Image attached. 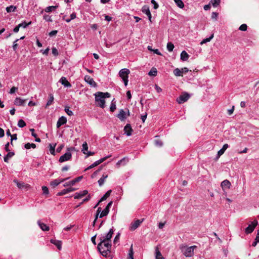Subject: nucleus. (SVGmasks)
<instances>
[{"label":"nucleus","instance_id":"1","mask_svg":"<svg viewBox=\"0 0 259 259\" xmlns=\"http://www.w3.org/2000/svg\"><path fill=\"white\" fill-rule=\"evenodd\" d=\"M111 242L105 241L102 243V241H100L98 245V249L103 256L111 258Z\"/></svg>","mask_w":259,"mask_h":259},{"label":"nucleus","instance_id":"2","mask_svg":"<svg viewBox=\"0 0 259 259\" xmlns=\"http://www.w3.org/2000/svg\"><path fill=\"white\" fill-rule=\"evenodd\" d=\"M94 95L95 96V101L97 105L102 108H104L105 107V99L111 96L110 94L108 92L103 93L101 92H98Z\"/></svg>","mask_w":259,"mask_h":259},{"label":"nucleus","instance_id":"3","mask_svg":"<svg viewBox=\"0 0 259 259\" xmlns=\"http://www.w3.org/2000/svg\"><path fill=\"white\" fill-rule=\"evenodd\" d=\"M195 245L190 247H187L186 245H182L180 247V249L183 254L186 257H191L194 255V249L196 248Z\"/></svg>","mask_w":259,"mask_h":259},{"label":"nucleus","instance_id":"4","mask_svg":"<svg viewBox=\"0 0 259 259\" xmlns=\"http://www.w3.org/2000/svg\"><path fill=\"white\" fill-rule=\"evenodd\" d=\"M130 73L129 69L123 68L119 72V76L122 79L125 86H127L128 81V74Z\"/></svg>","mask_w":259,"mask_h":259},{"label":"nucleus","instance_id":"5","mask_svg":"<svg viewBox=\"0 0 259 259\" xmlns=\"http://www.w3.org/2000/svg\"><path fill=\"white\" fill-rule=\"evenodd\" d=\"M114 233V229L113 227L111 228L108 233L105 235H101L100 237V241H102V242L103 243L105 241L111 242V239L112 237V235Z\"/></svg>","mask_w":259,"mask_h":259},{"label":"nucleus","instance_id":"6","mask_svg":"<svg viewBox=\"0 0 259 259\" xmlns=\"http://www.w3.org/2000/svg\"><path fill=\"white\" fill-rule=\"evenodd\" d=\"M74 150V147H70L67 148V152L61 156L59 158V161L60 162H63L70 160L71 158L72 154L70 152V151H73Z\"/></svg>","mask_w":259,"mask_h":259},{"label":"nucleus","instance_id":"7","mask_svg":"<svg viewBox=\"0 0 259 259\" xmlns=\"http://www.w3.org/2000/svg\"><path fill=\"white\" fill-rule=\"evenodd\" d=\"M190 98V96L188 93H184L177 99V101L179 104H182L186 102Z\"/></svg>","mask_w":259,"mask_h":259},{"label":"nucleus","instance_id":"8","mask_svg":"<svg viewBox=\"0 0 259 259\" xmlns=\"http://www.w3.org/2000/svg\"><path fill=\"white\" fill-rule=\"evenodd\" d=\"M257 221L256 220H254L251 222V224L249 225L248 226L245 228V232L246 234H250L252 233L254 230L255 227L257 225Z\"/></svg>","mask_w":259,"mask_h":259},{"label":"nucleus","instance_id":"9","mask_svg":"<svg viewBox=\"0 0 259 259\" xmlns=\"http://www.w3.org/2000/svg\"><path fill=\"white\" fill-rule=\"evenodd\" d=\"M111 156H112L111 155H109L108 156H107L105 157L101 158L100 159L95 161L93 164H92L90 166H89L85 170H88V169H91V168L98 165L100 163H101L103 162H104V161H105L107 158L111 157Z\"/></svg>","mask_w":259,"mask_h":259},{"label":"nucleus","instance_id":"10","mask_svg":"<svg viewBox=\"0 0 259 259\" xmlns=\"http://www.w3.org/2000/svg\"><path fill=\"white\" fill-rule=\"evenodd\" d=\"M69 179V178L65 179H57L52 181L50 184L52 188H55L59 185L61 183L64 182L65 180Z\"/></svg>","mask_w":259,"mask_h":259},{"label":"nucleus","instance_id":"11","mask_svg":"<svg viewBox=\"0 0 259 259\" xmlns=\"http://www.w3.org/2000/svg\"><path fill=\"white\" fill-rule=\"evenodd\" d=\"M142 11L148 17L149 20L151 22L152 16L149 10V7L147 5H144L142 8Z\"/></svg>","mask_w":259,"mask_h":259},{"label":"nucleus","instance_id":"12","mask_svg":"<svg viewBox=\"0 0 259 259\" xmlns=\"http://www.w3.org/2000/svg\"><path fill=\"white\" fill-rule=\"evenodd\" d=\"M82 178V176H80L75 178L70 182L65 183L63 186L64 187H68L70 186H73L76 183L79 182Z\"/></svg>","mask_w":259,"mask_h":259},{"label":"nucleus","instance_id":"13","mask_svg":"<svg viewBox=\"0 0 259 259\" xmlns=\"http://www.w3.org/2000/svg\"><path fill=\"white\" fill-rule=\"evenodd\" d=\"M143 220H137L136 221H135L134 223H132L130 226V230L131 231H134L137 228L139 227V226L140 225V224L142 223Z\"/></svg>","mask_w":259,"mask_h":259},{"label":"nucleus","instance_id":"14","mask_svg":"<svg viewBox=\"0 0 259 259\" xmlns=\"http://www.w3.org/2000/svg\"><path fill=\"white\" fill-rule=\"evenodd\" d=\"M88 193V190H84L82 191H80L77 193H75L74 195V198L75 199H80L85 195H87Z\"/></svg>","mask_w":259,"mask_h":259},{"label":"nucleus","instance_id":"15","mask_svg":"<svg viewBox=\"0 0 259 259\" xmlns=\"http://www.w3.org/2000/svg\"><path fill=\"white\" fill-rule=\"evenodd\" d=\"M26 101V99L23 100L20 97H17L14 101V104L19 106H24Z\"/></svg>","mask_w":259,"mask_h":259},{"label":"nucleus","instance_id":"16","mask_svg":"<svg viewBox=\"0 0 259 259\" xmlns=\"http://www.w3.org/2000/svg\"><path fill=\"white\" fill-rule=\"evenodd\" d=\"M133 130L131 127V125L130 124H126V125L124 127V133L127 136H130L132 134Z\"/></svg>","mask_w":259,"mask_h":259},{"label":"nucleus","instance_id":"17","mask_svg":"<svg viewBox=\"0 0 259 259\" xmlns=\"http://www.w3.org/2000/svg\"><path fill=\"white\" fill-rule=\"evenodd\" d=\"M67 122V118L65 116H61L60 117L57 122V127L59 128L61 125L65 124Z\"/></svg>","mask_w":259,"mask_h":259},{"label":"nucleus","instance_id":"18","mask_svg":"<svg viewBox=\"0 0 259 259\" xmlns=\"http://www.w3.org/2000/svg\"><path fill=\"white\" fill-rule=\"evenodd\" d=\"M126 113L123 109H120L119 113L117 114V117L121 120L124 121L126 118Z\"/></svg>","mask_w":259,"mask_h":259},{"label":"nucleus","instance_id":"19","mask_svg":"<svg viewBox=\"0 0 259 259\" xmlns=\"http://www.w3.org/2000/svg\"><path fill=\"white\" fill-rule=\"evenodd\" d=\"M85 81L93 87H96L97 83L90 76L86 75L84 77Z\"/></svg>","mask_w":259,"mask_h":259},{"label":"nucleus","instance_id":"20","mask_svg":"<svg viewBox=\"0 0 259 259\" xmlns=\"http://www.w3.org/2000/svg\"><path fill=\"white\" fill-rule=\"evenodd\" d=\"M13 182L17 185V186L21 189L29 187V185L28 184H25L24 183H20L16 179L14 180Z\"/></svg>","mask_w":259,"mask_h":259},{"label":"nucleus","instance_id":"21","mask_svg":"<svg viewBox=\"0 0 259 259\" xmlns=\"http://www.w3.org/2000/svg\"><path fill=\"white\" fill-rule=\"evenodd\" d=\"M60 82L65 87L70 88L71 87V83L68 81V80L66 79V77H62L61 78V79H60Z\"/></svg>","mask_w":259,"mask_h":259},{"label":"nucleus","instance_id":"22","mask_svg":"<svg viewBox=\"0 0 259 259\" xmlns=\"http://www.w3.org/2000/svg\"><path fill=\"white\" fill-rule=\"evenodd\" d=\"M37 224L40 228V229L44 231H48L49 230L50 228L48 226H47L46 224L41 222L40 221H37Z\"/></svg>","mask_w":259,"mask_h":259},{"label":"nucleus","instance_id":"23","mask_svg":"<svg viewBox=\"0 0 259 259\" xmlns=\"http://www.w3.org/2000/svg\"><path fill=\"white\" fill-rule=\"evenodd\" d=\"M189 58V55L185 51H183L181 53V59L183 61H187Z\"/></svg>","mask_w":259,"mask_h":259},{"label":"nucleus","instance_id":"24","mask_svg":"<svg viewBox=\"0 0 259 259\" xmlns=\"http://www.w3.org/2000/svg\"><path fill=\"white\" fill-rule=\"evenodd\" d=\"M8 152V154L4 157V161L7 163L9 162V159L15 155V153L14 152H11L10 151Z\"/></svg>","mask_w":259,"mask_h":259},{"label":"nucleus","instance_id":"25","mask_svg":"<svg viewBox=\"0 0 259 259\" xmlns=\"http://www.w3.org/2000/svg\"><path fill=\"white\" fill-rule=\"evenodd\" d=\"M231 186V183L227 180L223 181L221 183V187L224 188H229Z\"/></svg>","mask_w":259,"mask_h":259},{"label":"nucleus","instance_id":"26","mask_svg":"<svg viewBox=\"0 0 259 259\" xmlns=\"http://www.w3.org/2000/svg\"><path fill=\"white\" fill-rule=\"evenodd\" d=\"M51 242L52 243L54 244V245H55L59 250H61L62 243H61V242L60 241L57 240L51 239Z\"/></svg>","mask_w":259,"mask_h":259},{"label":"nucleus","instance_id":"27","mask_svg":"<svg viewBox=\"0 0 259 259\" xmlns=\"http://www.w3.org/2000/svg\"><path fill=\"white\" fill-rule=\"evenodd\" d=\"M112 192L111 190H108L100 199L99 200V202H101L104 200H105L111 194Z\"/></svg>","mask_w":259,"mask_h":259},{"label":"nucleus","instance_id":"28","mask_svg":"<svg viewBox=\"0 0 259 259\" xmlns=\"http://www.w3.org/2000/svg\"><path fill=\"white\" fill-rule=\"evenodd\" d=\"M229 146L227 144H225L223 145V147L218 151V155L221 156L224 154L225 150L228 148Z\"/></svg>","mask_w":259,"mask_h":259},{"label":"nucleus","instance_id":"29","mask_svg":"<svg viewBox=\"0 0 259 259\" xmlns=\"http://www.w3.org/2000/svg\"><path fill=\"white\" fill-rule=\"evenodd\" d=\"M108 177L107 175H103L102 178H101L98 181L99 185L102 186L105 182V179Z\"/></svg>","mask_w":259,"mask_h":259},{"label":"nucleus","instance_id":"30","mask_svg":"<svg viewBox=\"0 0 259 259\" xmlns=\"http://www.w3.org/2000/svg\"><path fill=\"white\" fill-rule=\"evenodd\" d=\"M174 74L176 76H182L183 74L182 73L181 70L177 68L174 70Z\"/></svg>","mask_w":259,"mask_h":259},{"label":"nucleus","instance_id":"31","mask_svg":"<svg viewBox=\"0 0 259 259\" xmlns=\"http://www.w3.org/2000/svg\"><path fill=\"white\" fill-rule=\"evenodd\" d=\"M176 4L180 8H183L184 7V4L182 0H174Z\"/></svg>","mask_w":259,"mask_h":259},{"label":"nucleus","instance_id":"32","mask_svg":"<svg viewBox=\"0 0 259 259\" xmlns=\"http://www.w3.org/2000/svg\"><path fill=\"white\" fill-rule=\"evenodd\" d=\"M17 9V7L14 6H10L6 8V11L8 13H11L12 12H15Z\"/></svg>","mask_w":259,"mask_h":259},{"label":"nucleus","instance_id":"33","mask_svg":"<svg viewBox=\"0 0 259 259\" xmlns=\"http://www.w3.org/2000/svg\"><path fill=\"white\" fill-rule=\"evenodd\" d=\"M114 100H115V99H113L111 102L110 110L111 112H114L116 108L115 102L114 101Z\"/></svg>","mask_w":259,"mask_h":259},{"label":"nucleus","instance_id":"34","mask_svg":"<svg viewBox=\"0 0 259 259\" xmlns=\"http://www.w3.org/2000/svg\"><path fill=\"white\" fill-rule=\"evenodd\" d=\"M54 96L52 94H50L49 95V100L47 103V104H46V107H48L50 105H51L52 104V103L53 102V101H54Z\"/></svg>","mask_w":259,"mask_h":259},{"label":"nucleus","instance_id":"35","mask_svg":"<svg viewBox=\"0 0 259 259\" xmlns=\"http://www.w3.org/2000/svg\"><path fill=\"white\" fill-rule=\"evenodd\" d=\"M24 147H25V148H26L27 149H29L31 148L34 149L36 148V145L34 143H28L24 145Z\"/></svg>","mask_w":259,"mask_h":259},{"label":"nucleus","instance_id":"36","mask_svg":"<svg viewBox=\"0 0 259 259\" xmlns=\"http://www.w3.org/2000/svg\"><path fill=\"white\" fill-rule=\"evenodd\" d=\"M31 24V21H30L28 23H27L26 21H24L21 23L19 24L18 25H19V27H22V28H25L28 26L30 25Z\"/></svg>","mask_w":259,"mask_h":259},{"label":"nucleus","instance_id":"37","mask_svg":"<svg viewBox=\"0 0 259 259\" xmlns=\"http://www.w3.org/2000/svg\"><path fill=\"white\" fill-rule=\"evenodd\" d=\"M157 71L155 68H152L149 72L148 75L150 76H156L157 75Z\"/></svg>","mask_w":259,"mask_h":259},{"label":"nucleus","instance_id":"38","mask_svg":"<svg viewBox=\"0 0 259 259\" xmlns=\"http://www.w3.org/2000/svg\"><path fill=\"white\" fill-rule=\"evenodd\" d=\"M88 145L86 142H84L82 144V152L84 154H86V152L88 151Z\"/></svg>","mask_w":259,"mask_h":259},{"label":"nucleus","instance_id":"39","mask_svg":"<svg viewBox=\"0 0 259 259\" xmlns=\"http://www.w3.org/2000/svg\"><path fill=\"white\" fill-rule=\"evenodd\" d=\"M55 146H56V144H55V145H52V144H49L50 152L52 155H55Z\"/></svg>","mask_w":259,"mask_h":259},{"label":"nucleus","instance_id":"40","mask_svg":"<svg viewBox=\"0 0 259 259\" xmlns=\"http://www.w3.org/2000/svg\"><path fill=\"white\" fill-rule=\"evenodd\" d=\"M133 255H134V251H133V245H132V246L130 248V249L129 250L127 259H134Z\"/></svg>","mask_w":259,"mask_h":259},{"label":"nucleus","instance_id":"41","mask_svg":"<svg viewBox=\"0 0 259 259\" xmlns=\"http://www.w3.org/2000/svg\"><path fill=\"white\" fill-rule=\"evenodd\" d=\"M167 49L169 52H171L173 51V49L174 48V44L171 42H169L167 44Z\"/></svg>","mask_w":259,"mask_h":259},{"label":"nucleus","instance_id":"42","mask_svg":"<svg viewBox=\"0 0 259 259\" xmlns=\"http://www.w3.org/2000/svg\"><path fill=\"white\" fill-rule=\"evenodd\" d=\"M91 199V195H89L86 198L83 199V200L80 202L76 206V208L78 207L81 204H82L84 202L88 201Z\"/></svg>","mask_w":259,"mask_h":259},{"label":"nucleus","instance_id":"43","mask_svg":"<svg viewBox=\"0 0 259 259\" xmlns=\"http://www.w3.org/2000/svg\"><path fill=\"white\" fill-rule=\"evenodd\" d=\"M68 193H69V192L68 188L64 189L62 190L61 191L58 192L57 194V196H62V195H65Z\"/></svg>","mask_w":259,"mask_h":259},{"label":"nucleus","instance_id":"44","mask_svg":"<svg viewBox=\"0 0 259 259\" xmlns=\"http://www.w3.org/2000/svg\"><path fill=\"white\" fill-rule=\"evenodd\" d=\"M18 126L19 127H24L26 126V123L23 119H20L18 122Z\"/></svg>","mask_w":259,"mask_h":259},{"label":"nucleus","instance_id":"45","mask_svg":"<svg viewBox=\"0 0 259 259\" xmlns=\"http://www.w3.org/2000/svg\"><path fill=\"white\" fill-rule=\"evenodd\" d=\"M64 110L65 111V112L66 113V114L67 115H68L69 116L73 115V112L69 109V107L66 106L65 107Z\"/></svg>","mask_w":259,"mask_h":259},{"label":"nucleus","instance_id":"46","mask_svg":"<svg viewBox=\"0 0 259 259\" xmlns=\"http://www.w3.org/2000/svg\"><path fill=\"white\" fill-rule=\"evenodd\" d=\"M57 6H49L46 8L45 11L47 13H49L57 8Z\"/></svg>","mask_w":259,"mask_h":259},{"label":"nucleus","instance_id":"47","mask_svg":"<svg viewBox=\"0 0 259 259\" xmlns=\"http://www.w3.org/2000/svg\"><path fill=\"white\" fill-rule=\"evenodd\" d=\"M213 34H211V36H210L209 37L204 39L202 41L201 44H202L203 43H206V42H209L213 38Z\"/></svg>","mask_w":259,"mask_h":259},{"label":"nucleus","instance_id":"48","mask_svg":"<svg viewBox=\"0 0 259 259\" xmlns=\"http://www.w3.org/2000/svg\"><path fill=\"white\" fill-rule=\"evenodd\" d=\"M211 3L214 7H217L220 3V0H211Z\"/></svg>","mask_w":259,"mask_h":259},{"label":"nucleus","instance_id":"49","mask_svg":"<svg viewBox=\"0 0 259 259\" xmlns=\"http://www.w3.org/2000/svg\"><path fill=\"white\" fill-rule=\"evenodd\" d=\"M42 190L44 194L48 195L49 193V189L47 186H43L42 187Z\"/></svg>","mask_w":259,"mask_h":259},{"label":"nucleus","instance_id":"50","mask_svg":"<svg viewBox=\"0 0 259 259\" xmlns=\"http://www.w3.org/2000/svg\"><path fill=\"white\" fill-rule=\"evenodd\" d=\"M44 19L48 22H52L51 16L49 15H45L44 16Z\"/></svg>","mask_w":259,"mask_h":259},{"label":"nucleus","instance_id":"51","mask_svg":"<svg viewBox=\"0 0 259 259\" xmlns=\"http://www.w3.org/2000/svg\"><path fill=\"white\" fill-rule=\"evenodd\" d=\"M247 26L245 24H242L239 28V29L241 31H245L247 30Z\"/></svg>","mask_w":259,"mask_h":259},{"label":"nucleus","instance_id":"52","mask_svg":"<svg viewBox=\"0 0 259 259\" xmlns=\"http://www.w3.org/2000/svg\"><path fill=\"white\" fill-rule=\"evenodd\" d=\"M19 39H17L16 40L14 41V43H13V49L14 50V51H16L17 50V48H18V44L17 43V42L18 41H19Z\"/></svg>","mask_w":259,"mask_h":259},{"label":"nucleus","instance_id":"53","mask_svg":"<svg viewBox=\"0 0 259 259\" xmlns=\"http://www.w3.org/2000/svg\"><path fill=\"white\" fill-rule=\"evenodd\" d=\"M108 214V213L107 212H106L105 210L103 209L102 211V212L100 213V215H99V218H102L103 217L107 215Z\"/></svg>","mask_w":259,"mask_h":259},{"label":"nucleus","instance_id":"54","mask_svg":"<svg viewBox=\"0 0 259 259\" xmlns=\"http://www.w3.org/2000/svg\"><path fill=\"white\" fill-rule=\"evenodd\" d=\"M151 4L153 5V8L154 9H157L158 8V4L155 2V0H151Z\"/></svg>","mask_w":259,"mask_h":259},{"label":"nucleus","instance_id":"55","mask_svg":"<svg viewBox=\"0 0 259 259\" xmlns=\"http://www.w3.org/2000/svg\"><path fill=\"white\" fill-rule=\"evenodd\" d=\"M17 90H18L17 87H13L11 89V90L9 92V93L11 94H13L15 93V92H16Z\"/></svg>","mask_w":259,"mask_h":259},{"label":"nucleus","instance_id":"56","mask_svg":"<svg viewBox=\"0 0 259 259\" xmlns=\"http://www.w3.org/2000/svg\"><path fill=\"white\" fill-rule=\"evenodd\" d=\"M155 144L157 146L161 147V146H162L163 143H162V141H160V140H155Z\"/></svg>","mask_w":259,"mask_h":259},{"label":"nucleus","instance_id":"57","mask_svg":"<svg viewBox=\"0 0 259 259\" xmlns=\"http://www.w3.org/2000/svg\"><path fill=\"white\" fill-rule=\"evenodd\" d=\"M52 54L54 56H57L58 55V52L56 48H52Z\"/></svg>","mask_w":259,"mask_h":259},{"label":"nucleus","instance_id":"58","mask_svg":"<svg viewBox=\"0 0 259 259\" xmlns=\"http://www.w3.org/2000/svg\"><path fill=\"white\" fill-rule=\"evenodd\" d=\"M218 14L216 12H212L211 14V18L212 19L217 20Z\"/></svg>","mask_w":259,"mask_h":259},{"label":"nucleus","instance_id":"59","mask_svg":"<svg viewBox=\"0 0 259 259\" xmlns=\"http://www.w3.org/2000/svg\"><path fill=\"white\" fill-rule=\"evenodd\" d=\"M120 234L118 233L114 239V243L115 244L119 240Z\"/></svg>","mask_w":259,"mask_h":259},{"label":"nucleus","instance_id":"60","mask_svg":"<svg viewBox=\"0 0 259 259\" xmlns=\"http://www.w3.org/2000/svg\"><path fill=\"white\" fill-rule=\"evenodd\" d=\"M156 257H161V254L157 248L155 250Z\"/></svg>","mask_w":259,"mask_h":259},{"label":"nucleus","instance_id":"61","mask_svg":"<svg viewBox=\"0 0 259 259\" xmlns=\"http://www.w3.org/2000/svg\"><path fill=\"white\" fill-rule=\"evenodd\" d=\"M234 106H233L231 109L228 110L227 112H228V115H231V114H232L234 112Z\"/></svg>","mask_w":259,"mask_h":259},{"label":"nucleus","instance_id":"62","mask_svg":"<svg viewBox=\"0 0 259 259\" xmlns=\"http://www.w3.org/2000/svg\"><path fill=\"white\" fill-rule=\"evenodd\" d=\"M126 96H127L128 100H130L131 99V98H132V94H131V93L130 91H127L126 92Z\"/></svg>","mask_w":259,"mask_h":259},{"label":"nucleus","instance_id":"63","mask_svg":"<svg viewBox=\"0 0 259 259\" xmlns=\"http://www.w3.org/2000/svg\"><path fill=\"white\" fill-rule=\"evenodd\" d=\"M181 70L182 74L183 73H186L189 71L188 68H187L186 67L183 68Z\"/></svg>","mask_w":259,"mask_h":259},{"label":"nucleus","instance_id":"64","mask_svg":"<svg viewBox=\"0 0 259 259\" xmlns=\"http://www.w3.org/2000/svg\"><path fill=\"white\" fill-rule=\"evenodd\" d=\"M17 135L16 134H13V135H12V136H11V140L12 141H13V140H16L17 139Z\"/></svg>","mask_w":259,"mask_h":259}]
</instances>
